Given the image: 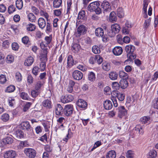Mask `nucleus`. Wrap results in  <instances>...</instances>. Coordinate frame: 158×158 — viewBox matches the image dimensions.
Instances as JSON below:
<instances>
[{"label":"nucleus","mask_w":158,"mask_h":158,"mask_svg":"<svg viewBox=\"0 0 158 158\" xmlns=\"http://www.w3.org/2000/svg\"><path fill=\"white\" fill-rule=\"evenodd\" d=\"M100 4L98 1L91 3L88 7V10L90 12L94 11L97 14L99 15L102 12L101 9L99 7Z\"/></svg>","instance_id":"1"},{"label":"nucleus","mask_w":158,"mask_h":158,"mask_svg":"<svg viewBox=\"0 0 158 158\" xmlns=\"http://www.w3.org/2000/svg\"><path fill=\"white\" fill-rule=\"evenodd\" d=\"M120 29V27L118 24H114L111 25V30L108 32V35L110 37H113L119 32Z\"/></svg>","instance_id":"2"},{"label":"nucleus","mask_w":158,"mask_h":158,"mask_svg":"<svg viewBox=\"0 0 158 158\" xmlns=\"http://www.w3.org/2000/svg\"><path fill=\"white\" fill-rule=\"evenodd\" d=\"M95 32L96 36L102 37L103 42H106L108 40L107 35L104 34V30L102 28L98 27L96 28Z\"/></svg>","instance_id":"3"},{"label":"nucleus","mask_w":158,"mask_h":158,"mask_svg":"<svg viewBox=\"0 0 158 158\" xmlns=\"http://www.w3.org/2000/svg\"><path fill=\"white\" fill-rule=\"evenodd\" d=\"M20 125L21 128L23 130H26L28 134L31 135L33 134L32 128L31 127L29 122L26 121L22 122Z\"/></svg>","instance_id":"4"},{"label":"nucleus","mask_w":158,"mask_h":158,"mask_svg":"<svg viewBox=\"0 0 158 158\" xmlns=\"http://www.w3.org/2000/svg\"><path fill=\"white\" fill-rule=\"evenodd\" d=\"M52 35L46 36L44 38V41L41 42L40 43V47L42 50L48 49L47 46L49 44L52 40Z\"/></svg>","instance_id":"5"},{"label":"nucleus","mask_w":158,"mask_h":158,"mask_svg":"<svg viewBox=\"0 0 158 158\" xmlns=\"http://www.w3.org/2000/svg\"><path fill=\"white\" fill-rule=\"evenodd\" d=\"M73 107L71 104L65 105L64 108V114L67 116H70L73 113Z\"/></svg>","instance_id":"6"},{"label":"nucleus","mask_w":158,"mask_h":158,"mask_svg":"<svg viewBox=\"0 0 158 158\" xmlns=\"http://www.w3.org/2000/svg\"><path fill=\"white\" fill-rule=\"evenodd\" d=\"M118 117L122 118L123 116H126L127 114V110H126L124 106H120L117 109Z\"/></svg>","instance_id":"7"},{"label":"nucleus","mask_w":158,"mask_h":158,"mask_svg":"<svg viewBox=\"0 0 158 158\" xmlns=\"http://www.w3.org/2000/svg\"><path fill=\"white\" fill-rule=\"evenodd\" d=\"M24 152L26 155L29 158H34L36 155L35 151L32 148H26Z\"/></svg>","instance_id":"8"},{"label":"nucleus","mask_w":158,"mask_h":158,"mask_svg":"<svg viewBox=\"0 0 158 158\" xmlns=\"http://www.w3.org/2000/svg\"><path fill=\"white\" fill-rule=\"evenodd\" d=\"M87 31V28L86 27L83 25H80L77 29L76 34L77 36L80 37L81 35L85 34Z\"/></svg>","instance_id":"9"},{"label":"nucleus","mask_w":158,"mask_h":158,"mask_svg":"<svg viewBox=\"0 0 158 158\" xmlns=\"http://www.w3.org/2000/svg\"><path fill=\"white\" fill-rule=\"evenodd\" d=\"M110 5L109 2L106 0H104L102 2L101 6L103 10V12L104 13L107 12H110L111 10V8L110 6Z\"/></svg>","instance_id":"10"},{"label":"nucleus","mask_w":158,"mask_h":158,"mask_svg":"<svg viewBox=\"0 0 158 158\" xmlns=\"http://www.w3.org/2000/svg\"><path fill=\"white\" fill-rule=\"evenodd\" d=\"M72 77L74 79L79 81L82 78L83 74L80 71L75 70L72 73Z\"/></svg>","instance_id":"11"},{"label":"nucleus","mask_w":158,"mask_h":158,"mask_svg":"<svg viewBox=\"0 0 158 158\" xmlns=\"http://www.w3.org/2000/svg\"><path fill=\"white\" fill-rule=\"evenodd\" d=\"M73 99V97L70 94H67L62 96L61 98V102L63 103H66L72 101Z\"/></svg>","instance_id":"12"},{"label":"nucleus","mask_w":158,"mask_h":158,"mask_svg":"<svg viewBox=\"0 0 158 158\" xmlns=\"http://www.w3.org/2000/svg\"><path fill=\"white\" fill-rule=\"evenodd\" d=\"M16 155V153L15 151L9 150L5 152L4 156L5 158H14Z\"/></svg>","instance_id":"13"},{"label":"nucleus","mask_w":158,"mask_h":158,"mask_svg":"<svg viewBox=\"0 0 158 158\" xmlns=\"http://www.w3.org/2000/svg\"><path fill=\"white\" fill-rule=\"evenodd\" d=\"M43 51L40 54V60L41 62H46L48 60L47 55L48 52V49L43 50Z\"/></svg>","instance_id":"14"},{"label":"nucleus","mask_w":158,"mask_h":158,"mask_svg":"<svg viewBox=\"0 0 158 158\" xmlns=\"http://www.w3.org/2000/svg\"><path fill=\"white\" fill-rule=\"evenodd\" d=\"M43 106L46 109H49L52 107V103L50 99H45L42 102Z\"/></svg>","instance_id":"15"},{"label":"nucleus","mask_w":158,"mask_h":158,"mask_svg":"<svg viewBox=\"0 0 158 158\" xmlns=\"http://www.w3.org/2000/svg\"><path fill=\"white\" fill-rule=\"evenodd\" d=\"M77 104L79 108L83 109H86L87 106V102L81 99L78 100L77 102Z\"/></svg>","instance_id":"16"},{"label":"nucleus","mask_w":158,"mask_h":158,"mask_svg":"<svg viewBox=\"0 0 158 158\" xmlns=\"http://www.w3.org/2000/svg\"><path fill=\"white\" fill-rule=\"evenodd\" d=\"M123 49L122 48L119 46H116L113 49V54L116 56L120 55L122 53Z\"/></svg>","instance_id":"17"},{"label":"nucleus","mask_w":158,"mask_h":158,"mask_svg":"<svg viewBox=\"0 0 158 158\" xmlns=\"http://www.w3.org/2000/svg\"><path fill=\"white\" fill-rule=\"evenodd\" d=\"M13 141V138L11 136H7L2 141L1 143L4 145L6 144H11Z\"/></svg>","instance_id":"18"},{"label":"nucleus","mask_w":158,"mask_h":158,"mask_svg":"<svg viewBox=\"0 0 158 158\" xmlns=\"http://www.w3.org/2000/svg\"><path fill=\"white\" fill-rule=\"evenodd\" d=\"M64 112V109L59 104H57L55 108V113L57 115H62L61 112Z\"/></svg>","instance_id":"19"},{"label":"nucleus","mask_w":158,"mask_h":158,"mask_svg":"<svg viewBox=\"0 0 158 158\" xmlns=\"http://www.w3.org/2000/svg\"><path fill=\"white\" fill-rule=\"evenodd\" d=\"M135 50V46L131 45H128L125 48V50L127 54L134 52Z\"/></svg>","instance_id":"20"},{"label":"nucleus","mask_w":158,"mask_h":158,"mask_svg":"<svg viewBox=\"0 0 158 158\" xmlns=\"http://www.w3.org/2000/svg\"><path fill=\"white\" fill-rule=\"evenodd\" d=\"M81 48L80 45L77 43L73 44L71 48L72 52L74 53H77Z\"/></svg>","instance_id":"21"},{"label":"nucleus","mask_w":158,"mask_h":158,"mask_svg":"<svg viewBox=\"0 0 158 158\" xmlns=\"http://www.w3.org/2000/svg\"><path fill=\"white\" fill-rule=\"evenodd\" d=\"M103 105L104 108L108 110L111 109L113 107L111 102L109 100H106L104 102Z\"/></svg>","instance_id":"22"},{"label":"nucleus","mask_w":158,"mask_h":158,"mask_svg":"<svg viewBox=\"0 0 158 158\" xmlns=\"http://www.w3.org/2000/svg\"><path fill=\"white\" fill-rule=\"evenodd\" d=\"M140 120L142 123L149 124L150 123L152 120L150 117L145 116L141 117L140 119Z\"/></svg>","instance_id":"23"},{"label":"nucleus","mask_w":158,"mask_h":158,"mask_svg":"<svg viewBox=\"0 0 158 158\" xmlns=\"http://www.w3.org/2000/svg\"><path fill=\"white\" fill-rule=\"evenodd\" d=\"M38 24L39 27L41 29L44 28L46 26V21L43 18H40L38 20Z\"/></svg>","instance_id":"24"},{"label":"nucleus","mask_w":158,"mask_h":158,"mask_svg":"<svg viewBox=\"0 0 158 158\" xmlns=\"http://www.w3.org/2000/svg\"><path fill=\"white\" fill-rule=\"evenodd\" d=\"M34 61L33 57L32 56L28 57L24 62V64L25 66H31Z\"/></svg>","instance_id":"25"},{"label":"nucleus","mask_w":158,"mask_h":158,"mask_svg":"<svg viewBox=\"0 0 158 158\" xmlns=\"http://www.w3.org/2000/svg\"><path fill=\"white\" fill-rule=\"evenodd\" d=\"M67 66L69 68H71L73 65L74 60L72 56L69 55L68 56L67 59Z\"/></svg>","instance_id":"26"},{"label":"nucleus","mask_w":158,"mask_h":158,"mask_svg":"<svg viewBox=\"0 0 158 158\" xmlns=\"http://www.w3.org/2000/svg\"><path fill=\"white\" fill-rule=\"evenodd\" d=\"M83 112L82 113V112H80L79 113V114L78 115V117L79 118H80L81 120H82L83 124L84 126H86L87 124L89 122L90 120L89 118H87L86 119H85L83 118L82 116V115L83 114Z\"/></svg>","instance_id":"27"},{"label":"nucleus","mask_w":158,"mask_h":158,"mask_svg":"<svg viewBox=\"0 0 158 158\" xmlns=\"http://www.w3.org/2000/svg\"><path fill=\"white\" fill-rule=\"evenodd\" d=\"M43 85L41 81H38L35 84V89L40 92L41 90L43 89Z\"/></svg>","instance_id":"28"},{"label":"nucleus","mask_w":158,"mask_h":158,"mask_svg":"<svg viewBox=\"0 0 158 158\" xmlns=\"http://www.w3.org/2000/svg\"><path fill=\"white\" fill-rule=\"evenodd\" d=\"M116 156V152L114 150L108 152L106 155V158H115Z\"/></svg>","instance_id":"29"},{"label":"nucleus","mask_w":158,"mask_h":158,"mask_svg":"<svg viewBox=\"0 0 158 158\" xmlns=\"http://www.w3.org/2000/svg\"><path fill=\"white\" fill-rule=\"evenodd\" d=\"M26 28L27 31H32L35 29L36 26L33 23H29L26 25Z\"/></svg>","instance_id":"30"},{"label":"nucleus","mask_w":158,"mask_h":158,"mask_svg":"<svg viewBox=\"0 0 158 158\" xmlns=\"http://www.w3.org/2000/svg\"><path fill=\"white\" fill-rule=\"evenodd\" d=\"M62 0H54L53 2V6L54 8H58L61 5Z\"/></svg>","instance_id":"31"},{"label":"nucleus","mask_w":158,"mask_h":158,"mask_svg":"<svg viewBox=\"0 0 158 158\" xmlns=\"http://www.w3.org/2000/svg\"><path fill=\"white\" fill-rule=\"evenodd\" d=\"M15 135L17 138L21 139L24 137V133L21 130L19 129L16 131Z\"/></svg>","instance_id":"32"},{"label":"nucleus","mask_w":158,"mask_h":158,"mask_svg":"<svg viewBox=\"0 0 158 158\" xmlns=\"http://www.w3.org/2000/svg\"><path fill=\"white\" fill-rule=\"evenodd\" d=\"M118 74L114 72H111L109 74L110 78L112 80H115L117 79Z\"/></svg>","instance_id":"33"},{"label":"nucleus","mask_w":158,"mask_h":158,"mask_svg":"<svg viewBox=\"0 0 158 158\" xmlns=\"http://www.w3.org/2000/svg\"><path fill=\"white\" fill-rule=\"evenodd\" d=\"M117 18L115 12L114 11L111 12L110 15V21L111 22L113 23L116 21Z\"/></svg>","instance_id":"34"},{"label":"nucleus","mask_w":158,"mask_h":158,"mask_svg":"<svg viewBox=\"0 0 158 158\" xmlns=\"http://www.w3.org/2000/svg\"><path fill=\"white\" fill-rule=\"evenodd\" d=\"M28 20L32 23L34 22L36 20V17L33 13H31L27 15Z\"/></svg>","instance_id":"35"},{"label":"nucleus","mask_w":158,"mask_h":158,"mask_svg":"<svg viewBox=\"0 0 158 158\" xmlns=\"http://www.w3.org/2000/svg\"><path fill=\"white\" fill-rule=\"evenodd\" d=\"M102 68L104 70L108 71L110 69V65L109 63L105 62L102 64Z\"/></svg>","instance_id":"36"},{"label":"nucleus","mask_w":158,"mask_h":158,"mask_svg":"<svg viewBox=\"0 0 158 158\" xmlns=\"http://www.w3.org/2000/svg\"><path fill=\"white\" fill-rule=\"evenodd\" d=\"M88 79L91 81H93L95 80L96 77L95 73L92 72H89L88 73Z\"/></svg>","instance_id":"37"},{"label":"nucleus","mask_w":158,"mask_h":158,"mask_svg":"<svg viewBox=\"0 0 158 158\" xmlns=\"http://www.w3.org/2000/svg\"><path fill=\"white\" fill-rule=\"evenodd\" d=\"M157 156L156 152L154 150H152L149 152L148 158H154Z\"/></svg>","instance_id":"38"},{"label":"nucleus","mask_w":158,"mask_h":158,"mask_svg":"<svg viewBox=\"0 0 158 158\" xmlns=\"http://www.w3.org/2000/svg\"><path fill=\"white\" fill-rule=\"evenodd\" d=\"M126 155L127 158H133L135 153L133 151L129 150L127 152Z\"/></svg>","instance_id":"39"},{"label":"nucleus","mask_w":158,"mask_h":158,"mask_svg":"<svg viewBox=\"0 0 158 158\" xmlns=\"http://www.w3.org/2000/svg\"><path fill=\"white\" fill-rule=\"evenodd\" d=\"M117 14L118 17L119 18H122L124 16V13L122 8H119L117 9Z\"/></svg>","instance_id":"40"},{"label":"nucleus","mask_w":158,"mask_h":158,"mask_svg":"<svg viewBox=\"0 0 158 158\" xmlns=\"http://www.w3.org/2000/svg\"><path fill=\"white\" fill-rule=\"evenodd\" d=\"M120 85L121 88L125 89L128 86V82L126 80H122L120 81Z\"/></svg>","instance_id":"41"},{"label":"nucleus","mask_w":158,"mask_h":158,"mask_svg":"<svg viewBox=\"0 0 158 158\" xmlns=\"http://www.w3.org/2000/svg\"><path fill=\"white\" fill-rule=\"evenodd\" d=\"M40 72V69L38 67L35 66L33 68L32 73L34 76H36L38 75Z\"/></svg>","instance_id":"42"},{"label":"nucleus","mask_w":158,"mask_h":158,"mask_svg":"<svg viewBox=\"0 0 158 158\" xmlns=\"http://www.w3.org/2000/svg\"><path fill=\"white\" fill-rule=\"evenodd\" d=\"M20 96L21 98L24 100H29L30 98L27 93L22 92L20 94Z\"/></svg>","instance_id":"43"},{"label":"nucleus","mask_w":158,"mask_h":158,"mask_svg":"<svg viewBox=\"0 0 158 158\" xmlns=\"http://www.w3.org/2000/svg\"><path fill=\"white\" fill-rule=\"evenodd\" d=\"M23 2L22 0H17L16 2V6L18 9H21L23 6Z\"/></svg>","instance_id":"44"},{"label":"nucleus","mask_w":158,"mask_h":158,"mask_svg":"<svg viewBox=\"0 0 158 158\" xmlns=\"http://www.w3.org/2000/svg\"><path fill=\"white\" fill-rule=\"evenodd\" d=\"M85 12L84 10L80 11L78 14L77 18L78 19H82L84 20L85 17Z\"/></svg>","instance_id":"45"},{"label":"nucleus","mask_w":158,"mask_h":158,"mask_svg":"<svg viewBox=\"0 0 158 158\" xmlns=\"http://www.w3.org/2000/svg\"><path fill=\"white\" fill-rule=\"evenodd\" d=\"M92 51L95 54L99 53L101 52L100 48L97 45L93 46L92 48Z\"/></svg>","instance_id":"46"},{"label":"nucleus","mask_w":158,"mask_h":158,"mask_svg":"<svg viewBox=\"0 0 158 158\" xmlns=\"http://www.w3.org/2000/svg\"><path fill=\"white\" fill-rule=\"evenodd\" d=\"M59 124L58 125H59V127L61 128L63 127V124L65 122V119L63 117H60L57 120Z\"/></svg>","instance_id":"47"},{"label":"nucleus","mask_w":158,"mask_h":158,"mask_svg":"<svg viewBox=\"0 0 158 158\" xmlns=\"http://www.w3.org/2000/svg\"><path fill=\"white\" fill-rule=\"evenodd\" d=\"M67 14H69L70 13V11L71 8V5L72 4V0H67Z\"/></svg>","instance_id":"48"},{"label":"nucleus","mask_w":158,"mask_h":158,"mask_svg":"<svg viewBox=\"0 0 158 158\" xmlns=\"http://www.w3.org/2000/svg\"><path fill=\"white\" fill-rule=\"evenodd\" d=\"M148 4V0H143V10L144 12V13H147V7Z\"/></svg>","instance_id":"49"},{"label":"nucleus","mask_w":158,"mask_h":158,"mask_svg":"<svg viewBox=\"0 0 158 158\" xmlns=\"http://www.w3.org/2000/svg\"><path fill=\"white\" fill-rule=\"evenodd\" d=\"M7 101L9 105L10 106H13L15 104V100L13 97H9Z\"/></svg>","instance_id":"50"},{"label":"nucleus","mask_w":158,"mask_h":158,"mask_svg":"<svg viewBox=\"0 0 158 158\" xmlns=\"http://www.w3.org/2000/svg\"><path fill=\"white\" fill-rule=\"evenodd\" d=\"M15 87L13 85H10L8 86L6 89V92L7 93H11L14 91Z\"/></svg>","instance_id":"51"},{"label":"nucleus","mask_w":158,"mask_h":158,"mask_svg":"<svg viewBox=\"0 0 158 158\" xmlns=\"http://www.w3.org/2000/svg\"><path fill=\"white\" fill-rule=\"evenodd\" d=\"M14 60V57L11 55H8L6 57V61L7 63L10 64L13 62Z\"/></svg>","instance_id":"52"},{"label":"nucleus","mask_w":158,"mask_h":158,"mask_svg":"<svg viewBox=\"0 0 158 158\" xmlns=\"http://www.w3.org/2000/svg\"><path fill=\"white\" fill-rule=\"evenodd\" d=\"M117 97L118 100L120 101H123L125 98L124 95L121 93H117Z\"/></svg>","instance_id":"53"},{"label":"nucleus","mask_w":158,"mask_h":158,"mask_svg":"<svg viewBox=\"0 0 158 158\" xmlns=\"http://www.w3.org/2000/svg\"><path fill=\"white\" fill-rule=\"evenodd\" d=\"M119 74V77L121 78H125L126 79L128 78L127 74L123 71H120Z\"/></svg>","instance_id":"54"},{"label":"nucleus","mask_w":158,"mask_h":158,"mask_svg":"<svg viewBox=\"0 0 158 158\" xmlns=\"http://www.w3.org/2000/svg\"><path fill=\"white\" fill-rule=\"evenodd\" d=\"M15 78L16 81L20 82L22 80V76L21 74L19 72L16 73L15 75Z\"/></svg>","instance_id":"55"},{"label":"nucleus","mask_w":158,"mask_h":158,"mask_svg":"<svg viewBox=\"0 0 158 158\" xmlns=\"http://www.w3.org/2000/svg\"><path fill=\"white\" fill-rule=\"evenodd\" d=\"M151 20V18H149L148 19H146L144 22L143 24V27L144 28L147 29L149 26Z\"/></svg>","instance_id":"56"},{"label":"nucleus","mask_w":158,"mask_h":158,"mask_svg":"<svg viewBox=\"0 0 158 158\" xmlns=\"http://www.w3.org/2000/svg\"><path fill=\"white\" fill-rule=\"evenodd\" d=\"M62 9H56L53 10V14L56 16L59 17L61 15Z\"/></svg>","instance_id":"57"},{"label":"nucleus","mask_w":158,"mask_h":158,"mask_svg":"<svg viewBox=\"0 0 158 158\" xmlns=\"http://www.w3.org/2000/svg\"><path fill=\"white\" fill-rule=\"evenodd\" d=\"M40 92L38 90H36L35 89L33 90L31 92V95L32 97L33 98H35L38 96V95L40 93Z\"/></svg>","instance_id":"58"},{"label":"nucleus","mask_w":158,"mask_h":158,"mask_svg":"<svg viewBox=\"0 0 158 158\" xmlns=\"http://www.w3.org/2000/svg\"><path fill=\"white\" fill-rule=\"evenodd\" d=\"M127 56L128 58H129L128 60L130 61H132L136 58V55L133 52L131 53V54H127Z\"/></svg>","instance_id":"59"},{"label":"nucleus","mask_w":158,"mask_h":158,"mask_svg":"<svg viewBox=\"0 0 158 158\" xmlns=\"http://www.w3.org/2000/svg\"><path fill=\"white\" fill-rule=\"evenodd\" d=\"M34 78L31 74H29L27 76V81L29 84L32 83L33 82Z\"/></svg>","instance_id":"60"},{"label":"nucleus","mask_w":158,"mask_h":158,"mask_svg":"<svg viewBox=\"0 0 158 158\" xmlns=\"http://www.w3.org/2000/svg\"><path fill=\"white\" fill-rule=\"evenodd\" d=\"M95 57L96 62H97L98 64H100L102 62V58L100 55H97L95 56Z\"/></svg>","instance_id":"61"},{"label":"nucleus","mask_w":158,"mask_h":158,"mask_svg":"<svg viewBox=\"0 0 158 158\" xmlns=\"http://www.w3.org/2000/svg\"><path fill=\"white\" fill-rule=\"evenodd\" d=\"M1 118L3 121L6 122L9 119V116L8 114H4L2 116Z\"/></svg>","instance_id":"62"},{"label":"nucleus","mask_w":158,"mask_h":158,"mask_svg":"<svg viewBox=\"0 0 158 158\" xmlns=\"http://www.w3.org/2000/svg\"><path fill=\"white\" fill-rule=\"evenodd\" d=\"M7 81L6 76L3 74L0 75V83L1 84L4 83Z\"/></svg>","instance_id":"63"},{"label":"nucleus","mask_w":158,"mask_h":158,"mask_svg":"<svg viewBox=\"0 0 158 158\" xmlns=\"http://www.w3.org/2000/svg\"><path fill=\"white\" fill-rule=\"evenodd\" d=\"M153 106L154 108L158 109V98H156L152 101Z\"/></svg>","instance_id":"64"}]
</instances>
